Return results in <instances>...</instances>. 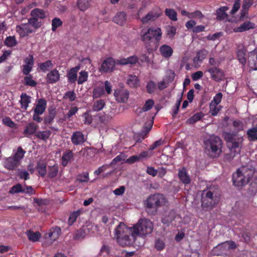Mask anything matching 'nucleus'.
I'll list each match as a JSON object with an SVG mask.
<instances>
[{
    "mask_svg": "<svg viewBox=\"0 0 257 257\" xmlns=\"http://www.w3.org/2000/svg\"><path fill=\"white\" fill-rule=\"evenodd\" d=\"M138 229L133 227H128L123 222H120L115 228L114 237L118 243L121 246H131L138 245L137 243V234Z\"/></svg>",
    "mask_w": 257,
    "mask_h": 257,
    "instance_id": "1",
    "label": "nucleus"
},
{
    "mask_svg": "<svg viewBox=\"0 0 257 257\" xmlns=\"http://www.w3.org/2000/svg\"><path fill=\"white\" fill-rule=\"evenodd\" d=\"M255 173V169L252 166H243L236 170L232 174L233 185L236 186H243L248 184L253 178Z\"/></svg>",
    "mask_w": 257,
    "mask_h": 257,
    "instance_id": "2",
    "label": "nucleus"
},
{
    "mask_svg": "<svg viewBox=\"0 0 257 257\" xmlns=\"http://www.w3.org/2000/svg\"><path fill=\"white\" fill-rule=\"evenodd\" d=\"M219 200V195L212 189L203 190L201 193V207L205 210H211L218 203Z\"/></svg>",
    "mask_w": 257,
    "mask_h": 257,
    "instance_id": "3",
    "label": "nucleus"
},
{
    "mask_svg": "<svg viewBox=\"0 0 257 257\" xmlns=\"http://www.w3.org/2000/svg\"><path fill=\"white\" fill-rule=\"evenodd\" d=\"M206 152L212 158H216L222 152V142L217 136H212L204 142Z\"/></svg>",
    "mask_w": 257,
    "mask_h": 257,
    "instance_id": "4",
    "label": "nucleus"
},
{
    "mask_svg": "<svg viewBox=\"0 0 257 257\" xmlns=\"http://www.w3.org/2000/svg\"><path fill=\"white\" fill-rule=\"evenodd\" d=\"M162 32L160 28H149L146 32H141V39L145 44H150L153 38L155 42L159 44L162 37Z\"/></svg>",
    "mask_w": 257,
    "mask_h": 257,
    "instance_id": "5",
    "label": "nucleus"
},
{
    "mask_svg": "<svg viewBox=\"0 0 257 257\" xmlns=\"http://www.w3.org/2000/svg\"><path fill=\"white\" fill-rule=\"evenodd\" d=\"M135 227L138 230L136 234V239L139 235H146L152 233L154 225L149 219H140L138 222L135 225Z\"/></svg>",
    "mask_w": 257,
    "mask_h": 257,
    "instance_id": "6",
    "label": "nucleus"
},
{
    "mask_svg": "<svg viewBox=\"0 0 257 257\" xmlns=\"http://www.w3.org/2000/svg\"><path fill=\"white\" fill-rule=\"evenodd\" d=\"M237 247L235 241H226L219 243L213 247L211 253L212 255H227L230 249H235Z\"/></svg>",
    "mask_w": 257,
    "mask_h": 257,
    "instance_id": "7",
    "label": "nucleus"
},
{
    "mask_svg": "<svg viewBox=\"0 0 257 257\" xmlns=\"http://www.w3.org/2000/svg\"><path fill=\"white\" fill-rule=\"evenodd\" d=\"M224 140L227 143L230 149H242L243 144L242 137L236 139V133H224L223 134Z\"/></svg>",
    "mask_w": 257,
    "mask_h": 257,
    "instance_id": "8",
    "label": "nucleus"
},
{
    "mask_svg": "<svg viewBox=\"0 0 257 257\" xmlns=\"http://www.w3.org/2000/svg\"><path fill=\"white\" fill-rule=\"evenodd\" d=\"M164 198L163 195L156 194L151 195L147 198L146 201V207L147 208H155L161 206L164 202Z\"/></svg>",
    "mask_w": 257,
    "mask_h": 257,
    "instance_id": "9",
    "label": "nucleus"
},
{
    "mask_svg": "<svg viewBox=\"0 0 257 257\" xmlns=\"http://www.w3.org/2000/svg\"><path fill=\"white\" fill-rule=\"evenodd\" d=\"M117 63L114 58L112 57L106 58L101 63L99 68V72L102 73L111 72L115 70Z\"/></svg>",
    "mask_w": 257,
    "mask_h": 257,
    "instance_id": "10",
    "label": "nucleus"
},
{
    "mask_svg": "<svg viewBox=\"0 0 257 257\" xmlns=\"http://www.w3.org/2000/svg\"><path fill=\"white\" fill-rule=\"evenodd\" d=\"M206 71L210 73L212 79L216 81H220L224 76L223 70L218 67H211Z\"/></svg>",
    "mask_w": 257,
    "mask_h": 257,
    "instance_id": "11",
    "label": "nucleus"
},
{
    "mask_svg": "<svg viewBox=\"0 0 257 257\" xmlns=\"http://www.w3.org/2000/svg\"><path fill=\"white\" fill-rule=\"evenodd\" d=\"M113 94L116 100L120 102H126L129 98V91L127 89H115Z\"/></svg>",
    "mask_w": 257,
    "mask_h": 257,
    "instance_id": "12",
    "label": "nucleus"
},
{
    "mask_svg": "<svg viewBox=\"0 0 257 257\" xmlns=\"http://www.w3.org/2000/svg\"><path fill=\"white\" fill-rule=\"evenodd\" d=\"M178 178L183 184L188 185L190 184L191 182V179L188 174L187 169L185 167H183L178 170Z\"/></svg>",
    "mask_w": 257,
    "mask_h": 257,
    "instance_id": "13",
    "label": "nucleus"
},
{
    "mask_svg": "<svg viewBox=\"0 0 257 257\" xmlns=\"http://www.w3.org/2000/svg\"><path fill=\"white\" fill-rule=\"evenodd\" d=\"M246 49L242 44H238L236 50L237 58L239 63L244 66L246 63Z\"/></svg>",
    "mask_w": 257,
    "mask_h": 257,
    "instance_id": "14",
    "label": "nucleus"
},
{
    "mask_svg": "<svg viewBox=\"0 0 257 257\" xmlns=\"http://www.w3.org/2000/svg\"><path fill=\"white\" fill-rule=\"evenodd\" d=\"M248 65L252 70H257V48L249 53Z\"/></svg>",
    "mask_w": 257,
    "mask_h": 257,
    "instance_id": "15",
    "label": "nucleus"
},
{
    "mask_svg": "<svg viewBox=\"0 0 257 257\" xmlns=\"http://www.w3.org/2000/svg\"><path fill=\"white\" fill-rule=\"evenodd\" d=\"M16 31L20 35V37H24L28 36V34L32 33L33 30L31 29L29 23L27 24H22L16 26Z\"/></svg>",
    "mask_w": 257,
    "mask_h": 257,
    "instance_id": "16",
    "label": "nucleus"
},
{
    "mask_svg": "<svg viewBox=\"0 0 257 257\" xmlns=\"http://www.w3.org/2000/svg\"><path fill=\"white\" fill-rule=\"evenodd\" d=\"M161 16V12L159 11H150L145 16L141 19L142 23L146 24L151 21H154Z\"/></svg>",
    "mask_w": 257,
    "mask_h": 257,
    "instance_id": "17",
    "label": "nucleus"
},
{
    "mask_svg": "<svg viewBox=\"0 0 257 257\" xmlns=\"http://www.w3.org/2000/svg\"><path fill=\"white\" fill-rule=\"evenodd\" d=\"M80 67L79 65L71 68L67 73V80L69 83H75L78 81V72L80 70Z\"/></svg>",
    "mask_w": 257,
    "mask_h": 257,
    "instance_id": "18",
    "label": "nucleus"
},
{
    "mask_svg": "<svg viewBox=\"0 0 257 257\" xmlns=\"http://www.w3.org/2000/svg\"><path fill=\"white\" fill-rule=\"evenodd\" d=\"M60 79V75L58 70H51L46 75V80L49 84H54Z\"/></svg>",
    "mask_w": 257,
    "mask_h": 257,
    "instance_id": "19",
    "label": "nucleus"
},
{
    "mask_svg": "<svg viewBox=\"0 0 257 257\" xmlns=\"http://www.w3.org/2000/svg\"><path fill=\"white\" fill-rule=\"evenodd\" d=\"M71 139L72 144L75 146L81 145L85 141L83 134L80 131L74 132Z\"/></svg>",
    "mask_w": 257,
    "mask_h": 257,
    "instance_id": "20",
    "label": "nucleus"
},
{
    "mask_svg": "<svg viewBox=\"0 0 257 257\" xmlns=\"http://www.w3.org/2000/svg\"><path fill=\"white\" fill-rule=\"evenodd\" d=\"M149 156V153L146 151L141 152L139 155H134L130 156L128 159L125 161V163L128 164H133L136 162H139L140 160L144 159V158H148Z\"/></svg>",
    "mask_w": 257,
    "mask_h": 257,
    "instance_id": "21",
    "label": "nucleus"
},
{
    "mask_svg": "<svg viewBox=\"0 0 257 257\" xmlns=\"http://www.w3.org/2000/svg\"><path fill=\"white\" fill-rule=\"evenodd\" d=\"M139 61V58L136 55L134 56H129L127 58H120V59L117 60V63L118 65H135Z\"/></svg>",
    "mask_w": 257,
    "mask_h": 257,
    "instance_id": "22",
    "label": "nucleus"
},
{
    "mask_svg": "<svg viewBox=\"0 0 257 257\" xmlns=\"http://www.w3.org/2000/svg\"><path fill=\"white\" fill-rule=\"evenodd\" d=\"M74 160V154L70 149H67L63 152L61 157V164L62 166H67L69 162Z\"/></svg>",
    "mask_w": 257,
    "mask_h": 257,
    "instance_id": "23",
    "label": "nucleus"
},
{
    "mask_svg": "<svg viewBox=\"0 0 257 257\" xmlns=\"http://www.w3.org/2000/svg\"><path fill=\"white\" fill-rule=\"evenodd\" d=\"M38 125L34 122H30L25 126L23 134L25 137H29L32 134H36L38 128Z\"/></svg>",
    "mask_w": 257,
    "mask_h": 257,
    "instance_id": "24",
    "label": "nucleus"
},
{
    "mask_svg": "<svg viewBox=\"0 0 257 257\" xmlns=\"http://www.w3.org/2000/svg\"><path fill=\"white\" fill-rule=\"evenodd\" d=\"M4 166L9 170H14L18 167V161L15 159L14 154L13 156L7 158L5 159Z\"/></svg>",
    "mask_w": 257,
    "mask_h": 257,
    "instance_id": "25",
    "label": "nucleus"
},
{
    "mask_svg": "<svg viewBox=\"0 0 257 257\" xmlns=\"http://www.w3.org/2000/svg\"><path fill=\"white\" fill-rule=\"evenodd\" d=\"M47 108V101L45 98H39L35 108L37 114H42Z\"/></svg>",
    "mask_w": 257,
    "mask_h": 257,
    "instance_id": "26",
    "label": "nucleus"
},
{
    "mask_svg": "<svg viewBox=\"0 0 257 257\" xmlns=\"http://www.w3.org/2000/svg\"><path fill=\"white\" fill-rule=\"evenodd\" d=\"M253 28H255L254 23H251L250 21H246V22L242 23L240 26L234 28L233 31L234 32H242Z\"/></svg>",
    "mask_w": 257,
    "mask_h": 257,
    "instance_id": "27",
    "label": "nucleus"
},
{
    "mask_svg": "<svg viewBox=\"0 0 257 257\" xmlns=\"http://www.w3.org/2000/svg\"><path fill=\"white\" fill-rule=\"evenodd\" d=\"M160 54L165 58H170L173 53V49L168 44H163L160 47Z\"/></svg>",
    "mask_w": 257,
    "mask_h": 257,
    "instance_id": "28",
    "label": "nucleus"
},
{
    "mask_svg": "<svg viewBox=\"0 0 257 257\" xmlns=\"http://www.w3.org/2000/svg\"><path fill=\"white\" fill-rule=\"evenodd\" d=\"M36 169L41 177H45L47 174V163L44 161H42V160L38 161Z\"/></svg>",
    "mask_w": 257,
    "mask_h": 257,
    "instance_id": "29",
    "label": "nucleus"
},
{
    "mask_svg": "<svg viewBox=\"0 0 257 257\" xmlns=\"http://www.w3.org/2000/svg\"><path fill=\"white\" fill-rule=\"evenodd\" d=\"M31 96L27 94L26 93H22L21 94V108L26 110L27 109L29 103L31 102Z\"/></svg>",
    "mask_w": 257,
    "mask_h": 257,
    "instance_id": "30",
    "label": "nucleus"
},
{
    "mask_svg": "<svg viewBox=\"0 0 257 257\" xmlns=\"http://www.w3.org/2000/svg\"><path fill=\"white\" fill-rule=\"evenodd\" d=\"M126 21V16L124 12H119L113 19V21L119 25H123Z\"/></svg>",
    "mask_w": 257,
    "mask_h": 257,
    "instance_id": "31",
    "label": "nucleus"
},
{
    "mask_svg": "<svg viewBox=\"0 0 257 257\" xmlns=\"http://www.w3.org/2000/svg\"><path fill=\"white\" fill-rule=\"evenodd\" d=\"M228 10L227 7H221L216 11V19L218 20H222L228 16L226 11Z\"/></svg>",
    "mask_w": 257,
    "mask_h": 257,
    "instance_id": "32",
    "label": "nucleus"
},
{
    "mask_svg": "<svg viewBox=\"0 0 257 257\" xmlns=\"http://www.w3.org/2000/svg\"><path fill=\"white\" fill-rule=\"evenodd\" d=\"M61 233V229L58 226L52 227L49 232V236L51 239L56 240Z\"/></svg>",
    "mask_w": 257,
    "mask_h": 257,
    "instance_id": "33",
    "label": "nucleus"
},
{
    "mask_svg": "<svg viewBox=\"0 0 257 257\" xmlns=\"http://www.w3.org/2000/svg\"><path fill=\"white\" fill-rule=\"evenodd\" d=\"M56 114L55 109H49V114L44 119V123L45 124H50L53 122Z\"/></svg>",
    "mask_w": 257,
    "mask_h": 257,
    "instance_id": "34",
    "label": "nucleus"
},
{
    "mask_svg": "<svg viewBox=\"0 0 257 257\" xmlns=\"http://www.w3.org/2000/svg\"><path fill=\"white\" fill-rule=\"evenodd\" d=\"M52 132L50 131H38L35 133V137L41 140L46 141L50 138Z\"/></svg>",
    "mask_w": 257,
    "mask_h": 257,
    "instance_id": "35",
    "label": "nucleus"
},
{
    "mask_svg": "<svg viewBox=\"0 0 257 257\" xmlns=\"http://www.w3.org/2000/svg\"><path fill=\"white\" fill-rule=\"evenodd\" d=\"M54 64L51 60H48L44 63H41L39 64V68L40 70H42L43 72H47L49 71L53 68Z\"/></svg>",
    "mask_w": 257,
    "mask_h": 257,
    "instance_id": "36",
    "label": "nucleus"
},
{
    "mask_svg": "<svg viewBox=\"0 0 257 257\" xmlns=\"http://www.w3.org/2000/svg\"><path fill=\"white\" fill-rule=\"evenodd\" d=\"M127 83L131 87L136 88L139 86V80L136 75H130L127 79Z\"/></svg>",
    "mask_w": 257,
    "mask_h": 257,
    "instance_id": "37",
    "label": "nucleus"
},
{
    "mask_svg": "<svg viewBox=\"0 0 257 257\" xmlns=\"http://www.w3.org/2000/svg\"><path fill=\"white\" fill-rule=\"evenodd\" d=\"M77 5L78 9L81 11H85L90 6V0H77Z\"/></svg>",
    "mask_w": 257,
    "mask_h": 257,
    "instance_id": "38",
    "label": "nucleus"
},
{
    "mask_svg": "<svg viewBox=\"0 0 257 257\" xmlns=\"http://www.w3.org/2000/svg\"><path fill=\"white\" fill-rule=\"evenodd\" d=\"M59 172L58 164H55L52 166H49L47 175L50 178H54L56 177Z\"/></svg>",
    "mask_w": 257,
    "mask_h": 257,
    "instance_id": "39",
    "label": "nucleus"
},
{
    "mask_svg": "<svg viewBox=\"0 0 257 257\" xmlns=\"http://www.w3.org/2000/svg\"><path fill=\"white\" fill-rule=\"evenodd\" d=\"M248 140L249 141L257 140V126H253L248 130L246 132Z\"/></svg>",
    "mask_w": 257,
    "mask_h": 257,
    "instance_id": "40",
    "label": "nucleus"
},
{
    "mask_svg": "<svg viewBox=\"0 0 257 257\" xmlns=\"http://www.w3.org/2000/svg\"><path fill=\"white\" fill-rule=\"evenodd\" d=\"M31 16L36 17L37 19L46 18V13L44 10L41 9H34L31 12Z\"/></svg>",
    "mask_w": 257,
    "mask_h": 257,
    "instance_id": "41",
    "label": "nucleus"
},
{
    "mask_svg": "<svg viewBox=\"0 0 257 257\" xmlns=\"http://www.w3.org/2000/svg\"><path fill=\"white\" fill-rule=\"evenodd\" d=\"M27 236L29 240L31 241H37L41 238V233L39 232H33V231L29 230L26 232Z\"/></svg>",
    "mask_w": 257,
    "mask_h": 257,
    "instance_id": "42",
    "label": "nucleus"
},
{
    "mask_svg": "<svg viewBox=\"0 0 257 257\" xmlns=\"http://www.w3.org/2000/svg\"><path fill=\"white\" fill-rule=\"evenodd\" d=\"M204 116V114L202 112H196L194 114L192 117L187 119V122L189 124H194V123H195L196 121H199V120L201 119Z\"/></svg>",
    "mask_w": 257,
    "mask_h": 257,
    "instance_id": "43",
    "label": "nucleus"
},
{
    "mask_svg": "<svg viewBox=\"0 0 257 257\" xmlns=\"http://www.w3.org/2000/svg\"><path fill=\"white\" fill-rule=\"evenodd\" d=\"M25 153V151L21 147L18 148L17 152L14 154L15 159L18 161L17 166L21 163V160L24 158Z\"/></svg>",
    "mask_w": 257,
    "mask_h": 257,
    "instance_id": "44",
    "label": "nucleus"
},
{
    "mask_svg": "<svg viewBox=\"0 0 257 257\" xmlns=\"http://www.w3.org/2000/svg\"><path fill=\"white\" fill-rule=\"evenodd\" d=\"M165 14L170 20L173 21H177V13L173 9H166Z\"/></svg>",
    "mask_w": 257,
    "mask_h": 257,
    "instance_id": "45",
    "label": "nucleus"
},
{
    "mask_svg": "<svg viewBox=\"0 0 257 257\" xmlns=\"http://www.w3.org/2000/svg\"><path fill=\"white\" fill-rule=\"evenodd\" d=\"M4 44L8 47H14L18 44L15 36L7 37L4 41Z\"/></svg>",
    "mask_w": 257,
    "mask_h": 257,
    "instance_id": "46",
    "label": "nucleus"
},
{
    "mask_svg": "<svg viewBox=\"0 0 257 257\" xmlns=\"http://www.w3.org/2000/svg\"><path fill=\"white\" fill-rule=\"evenodd\" d=\"M146 88L149 93H154L157 89V85L154 81L150 80L147 83Z\"/></svg>",
    "mask_w": 257,
    "mask_h": 257,
    "instance_id": "47",
    "label": "nucleus"
},
{
    "mask_svg": "<svg viewBox=\"0 0 257 257\" xmlns=\"http://www.w3.org/2000/svg\"><path fill=\"white\" fill-rule=\"evenodd\" d=\"M105 103L103 99H99L94 101L92 105V110L93 111H100L103 108Z\"/></svg>",
    "mask_w": 257,
    "mask_h": 257,
    "instance_id": "48",
    "label": "nucleus"
},
{
    "mask_svg": "<svg viewBox=\"0 0 257 257\" xmlns=\"http://www.w3.org/2000/svg\"><path fill=\"white\" fill-rule=\"evenodd\" d=\"M80 210H78L76 211L73 212L70 214V216L68 217V225L71 226L72 225L74 222L76 221L77 218H78V216L80 214Z\"/></svg>",
    "mask_w": 257,
    "mask_h": 257,
    "instance_id": "49",
    "label": "nucleus"
},
{
    "mask_svg": "<svg viewBox=\"0 0 257 257\" xmlns=\"http://www.w3.org/2000/svg\"><path fill=\"white\" fill-rule=\"evenodd\" d=\"M104 93V88L97 86V87H95L93 89L92 96L93 98H99V97H101V95H103Z\"/></svg>",
    "mask_w": 257,
    "mask_h": 257,
    "instance_id": "50",
    "label": "nucleus"
},
{
    "mask_svg": "<svg viewBox=\"0 0 257 257\" xmlns=\"http://www.w3.org/2000/svg\"><path fill=\"white\" fill-rule=\"evenodd\" d=\"M28 22L29 25L32 26L35 29L39 28L42 25L41 22L39 21L37 17H35V16H32V18H29Z\"/></svg>",
    "mask_w": 257,
    "mask_h": 257,
    "instance_id": "51",
    "label": "nucleus"
},
{
    "mask_svg": "<svg viewBox=\"0 0 257 257\" xmlns=\"http://www.w3.org/2000/svg\"><path fill=\"white\" fill-rule=\"evenodd\" d=\"M153 105H154V101L153 99H148L147 100L143 107L141 108L140 112H146V111L149 110V109H151L153 107Z\"/></svg>",
    "mask_w": 257,
    "mask_h": 257,
    "instance_id": "52",
    "label": "nucleus"
},
{
    "mask_svg": "<svg viewBox=\"0 0 257 257\" xmlns=\"http://www.w3.org/2000/svg\"><path fill=\"white\" fill-rule=\"evenodd\" d=\"M209 112L212 116L217 115L219 111H220V108L213 101H211L209 104Z\"/></svg>",
    "mask_w": 257,
    "mask_h": 257,
    "instance_id": "53",
    "label": "nucleus"
},
{
    "mask_svg": "<svg viewBox=\"0 0 257 257\" xmlns=\"http://www.w3.org/2000/svg\"><path fill=\"white\" fill-rule=\"evenodd\" d=\"M24 80V84L26 86H36L37 85L36 81L33 79V76L31 75L25 77Z\"/></svg>",
    "mask_w": 257,
    "mask_h": 257,
    "instance_id": "54",
    "label": "nucleus"
},
{
    "mask_svg": "<svg viewBox=\"0 0 257 257\" xmlns=\"http://www.w3.org/2000/svg\"><path fill=\"white\" fill-rule=\"evenodd\" d=\"M88 72L86 71H81L79 73V76L77 79V83L82 84L85 82L88 79Z\"/></svg>",
    "mask_w": 257,
    "mask_h": 257,
    "instance_id": "55",
    "label": "nucleus"
},
{
    "mask_svg": "<svg viewBox=\"0 0 257 257\" xmlns=\"http://www.w3.org/2000/svg\"><path fill=\"white\" fill-rule=\"evenodd\" d=\"M63 25V21L58 18H54L52 22V30L53 32H55L58 27H60Z\"/></svg>",
    "mask_w": 257,
    "mask_h": 257,
    "instance_id": "56",
    "label": "nucleus"
},
{
    "mask_svg": "<svg viewBox=\"0 0 257 257\" xmlns=\"http://www.w3.org/2000/svg\"><path fill=\"white\" fill-rule=\"evenodd\" d=\"M76 95L74 91H68L63 95L64 99H68L71 102L74 101L76 98Z\"/></svg>",
    "mask_w": 257,
    "mask_h": 257,
    "instance_id": "57",
    "label": "nucleus"
},
{
    "mask_svg": "<svg viewBox=\"0 0 257 257\" xmlns=\"http://www.w3.org/2000/svg\"><path fill=\"white\" fill-rule=\"evenodd\" d=\"M3 123L10 127V128H17V124L9 117H4L3 119Z\"/></svg>",
    "mask_w": 257,
    "mask_h": 257,
    "instance_id": "58",
    "label": "nucleus"
},
{
    "mask_svg": "<svg viewBox=\"0 0 257 257\" xmlns=\"http://www.w3.org/2000/svg\"><path fill=\"white\" fill-rule=\"evenodd\" d=\"M155 247L157 250H163L165 247V243L161 239H157L155 242Z\"/></svg>",
    "mask_w": 257,
    "mask_h": 257,
    "instance_id": "59",
    "label": "nucleus"
},
{
    "mask_svg": "<svg viewBox=\"0 0 257 257\" xmlns=\"http://www.w3.org/2000/svg\"><path fill=\"white\" fill-rule=\"evenodd\" d=\"M18 176L20 179L28 180L30 179L29 173L26 170H19L18 172Z\"/></svg>",
    "mask_w": 257,
    "mask_h": 257,
    "instance_id": "60",
    "label": "nucleus"
},
{
    "mask_svg": "<svg viewBox=\"0 0 257 257\" xmlns=\"http://www.w3.org/2000/svg\"><path fill=\"white\" fill-rule=\"evenodd\" d=\"M10 193H23V186L21 184H17L13 186L10 190Z\"/></svg>",
    "mask_w": 257,
    "mask_h": 257,
    "instance_id": "61",
    "label": "nucleus"
},
{
    "mask_svg": "<svg viewBox=\"0 0 257 257\" xmlns=\"http://www.w3.org/2000/svg\"><path fill=\"white\" fill-rule=\"evenodd\" d=\"M166 30L167 35H168L170 38H173L175 34L176 33L177 29L174 26H170V25H168L166 27Z\"/></svg>",
    "mask_w": 257,
    "mask_h": 257,
    "instance_id": "62",
    "label": "nucleus"
},
{
    "mask_svg": "<svg viewBox=\"0 0 257 257\" xmlns=\"http://www.w3.org/2000/svg\"><path fill=\"white\" fill-rule=\"evenodd\" d=\"M23 193L29 195L35 194L36 191L32 186L25 185L24 188H23Z\"/></svg>",
    "mask_w": 257,
    "mask_h": 257,
    "instance_id": "63",
    "label": "nucleus"
},
{
    "mask_svg": "<svg viewBox=\"0 0 257 257\" xmlns=\"http://www.w3.org/2000/svg\"><path fill=\"white\" fill-rule=\"evenodd\" d=\"M253 0H243L242 4V9L244 11H248L253 4Z\"/></svg>",
    "mask_w": 257,
    "mask_h": 257,
    "instance_id": "64",
    "label": "nucleus"
}]
</instances>
